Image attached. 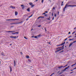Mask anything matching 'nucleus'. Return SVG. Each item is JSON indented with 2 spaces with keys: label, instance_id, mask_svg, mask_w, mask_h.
I'll use <instances>...</instances> for the list:
<instances>
[{
  "label": "nucleus",
  "instance_id": "obj_27",
  "mask_svg": "<svg viewBox=\"0 0 76 76\" xmlns=\"http://www.w3.org/2000/svg\"><path fill=\"white\" fill-rule=\"evenodd\" d=\"M43 2H44V0H42V3H43Z\"/></svg>",
  "mask_w": 76,
  "mask_h": 76
},
{
  "label": "nucleus",
  "instance_id": "obj_14",
  "mask_svg": "<svg viewBox=\"0 0 76 76\" xmlns=\"http://www.w3.org/2000/svg\"><path fill=\"white\" fill-rule=\"evenodd\" d=\"M27 10L28 11V12H30V8H28L27 9Z\"/></svg>",
  "mask_w": 76,
  "mask_h": 76
},
{
  "label": "nucleus",
  "instance_id": "obj_53",
  "mask_svg": "<svg viewBox=\"0 0 76 76\" xmlns=\"http://www.w3.org/2000/svg\"><path fill=\"white\" fill-rule=\"evenodd\" d=\"M75 69H76V67L74 68V69H73V70H75Z\"/></svg>",
  "mask_w": 76,
  "mask_h": 76
},
{
  "label": "nucleus",
  "instance_id": "obj_28",
  "mask_svg": "<svg viewBox=\"0 0 76 76\" xmlns=\"http://www.w3.org/2000/svg\"><path fill=\"white\" fill-rule=\"evenodd\" d=\"M14 37V36H11L10 37V38H13Z\"/></svg>",
  "mask_w": 76,
  "mask_h": 76
},
{
  "label": "nucleus",
  "instance_id": "obj_17",
  "mask_svg": "<svg viewBox=\"0 0 76 76\" xmlns=\"http://www.w3.org/2000/svg\"><path fill=\"white\" fill-rule=\"evenodd\" d=\"M65 42H64L63 43H62L61 44V45H64V44H65Z\"/></svg>",
  "mask_w": 76,
  "mask_h": 76
},
{
  "label": "nucleus",
  "instance_id": "obj_29",
  "mask_svg": "<svg viewBox=\"0 0 76 76\" xmlns=\"http://www.w3.org/2000/svg\"><path fill=\"white\" fill-rule=\"evenodd\" d=\"M24 38L26 39H28L26 38V37H24Z\"/></svg>",
  "mask_w": 76,
  "mask_h": 76
},
{
  "label": "nucleus",
  "instance_id": "obj_52",
  "mask_svg": "<svg viewBox=\"0 0 76 76\" xmlns=\"http://www.w3.org/2000/svg\"><path fill=\"white\" fill-rule=\"evenodd\" d=\"M53 10H54V9H55V7H53Z\"/></svg>",
  "mask_w": 76,
  "mask_h": 76
},
{
  "label": "nucleus",
  "instance_id": "obj_1",
  "mask_svg": "<svg viewBox=\"0 0 76 76\" xmlns=\"http://www.w3.org/2000/svg\"><path fill=\"white\" fill-rule=\"evenodd\" d=\"M67 7H76V5H68V4H66L65 6V7L64 8L63 11L64 12H65V9L66 8H67Z\"/></svg>",
  "mask_w": 76,
  "mask_h": 76
},
{
  "label": "nucleus",
  "instance_id": "obj_4",
  "mask_svg": "<svg viewBox=\"0 0 76 76\" xmlns=\"http://www.w3.org/2000/svg\"><path fill=\"white\" fill-rule=\"evenodd\" d=\"M63 49H64V48H63L61 49L58 50H56V51L55 52L56 53H58V51H61V50H63Z\"/></svg>",
  "mask_w": 76,
  "mask_h": 76
},
{
  "label": "nucleus",
  "instance_id": "obj_57",
  "mask_svg": "<svg viewBox=\"0 0 76 76\" xmlns=\"http://www.w3.org/2000/svg\"><path fill=\"white\" fill-rule=\"evenodd\" d=\"M47 16V15L46 14L45 15V16Z\"/></svg>",
  "mask_w": 76,
  "mask_h": 76
},
{
  "label": "nucleus",
  "instance_id": "obj_10",
  "mask_svg": "<svg viewBox=\"0 0 76 76\" xmlns=\"http://www.w3.org/2000/svg\"><path fill=\"white\" fill-rule=\"evenodd\" d=\"M14 65L15 67L16 66V61L15 60L14 61Z\"/></svg>",
  "mask_w": 76,
  "mask_h": 76
},
{
  "label": "nucleus",
  "instance_id": "obj_36",
  "mask_svg": "<svg viewBox=\"0 0 76 76\" xmlns=\"http://www.w3.org/2000/svg\"><path fill=\"white\" fill-rule=\"evenodd\" d=\"M47 20H50V18H46Z\"/></svg>",
  "mask_w": 76,
  "mask_h": 76
},
{
  "label": "nucleus",
  "instance_id": "obj_60",
  "mask_svg": "<svg viewBox=\"0 0 76 76\" xmlns=\"http://www.w3.org/2000/svg\"><path fill=\"white\" fill-rule=\"evenodd\" d=\"M22 23V22H20L19 23Z\"/></svg>",
  "mask_w": 76,
  "mask_h": 76
},
{
  "label": "nucleus",
  "instance_id": "obj_21",
  "mask_svg": "<svg viewBox=\"0 0 76 76\" xmlns=\"http://www.w3.org/2000/svg\"><path fill=\"white\" fill-rule=\"evenodd\" d=\"M17 23H11V24H16Z\"/></svg>",
  "mask_w": 76,
  "mask_h": 76
},
{
  "label": "nucleus",
  "instance_id": "obj_20",
  "mask_svg": "<svg viewBox=\"0 0 76 76\" xmlns=\"http://www.w3.org/2000/svg\"><path fill=\"white\" fill-rule=\"evenodd\" d=\"M68 66V64L66 65L65 66H64L63 67V68H64V67H66V66Z\"/></svg>",
  "mask_w": 76,
  "mask_h": 76
},
{
  "label": "nucleus",
  "instance_id": "obj_64",
  "mask_svg": "<svg viewBox=\"0 0 76 76\" xmlns=\"http://www.w3.org/2000/svg\"><path fill=\"white\" fill-rule=\"evenodd\" d=\"M36 76H39V75H36Z\"/></svg>",
  "mask_w": 76,
  "mask_h": 76
},
{
  "label": "nucleus",
  "instance_id": "obj_22",
  "mask_svg": "<svg viewBox=\"0 0 76 76\" xmlns=\"http://www.w3.org/2000/svg\"><path fill=\"white\" fill-rule=\"evenodd\" d=\"M63 3L64 2H62L61 3V6H63Z\"/></svg>",
  "mask_w": 76,
  "mask_h": 76
},
{
  "label": "nucleus",
  "instance_id": "obj_24",
  "mask_svg": "<svg viewBox=\"0 0 76 76\" xmlns=\"http://www.w3.org/2000/svg\"><path fill=\"white\" fill-rule=\"evenodd\" d=\"M13 38H14V39H16V36L14 37Z\"/></svg>",
  "mask_w": 76,
  "mask_h": 76
},
{
  "label": "nucleus",
  "instance_id": "obj_46",
  "mask_svg": "<svg viewBox=\"0 0 76 76\" xmlns=\"http://www.w3.org/2000/svg\"><path fill=\"white\" fill-rule=\"evenodd\" d=\"M48 44H50V43L51 42H47Z\"/></svg>",
  "mask_w": 76,
  "mask_h": 76
},
{
  "label": "nucleus",
  "instance_id": "obj_49",
  "mask_svg": "<svg viewBox=\"0 0 76 76\" xmlns=\"http://www.w3.org/2000/svg\"><path fill=\"white\" fill-rule=\"evenodd\" d=\"M54 19V17H53L52 18V20H53Z\"/></svg>",
  "mask_w": 76,
  "mask_h": 76
},
{
  "label": "nucleus",
  "instance_id": "obj_62",
  "mask_svg": "<svg viewBox=\"0 0 76 76\" xmlns=\"http://www.w3.org/2000/svg\"><path fill=\"white\" fill-rule=\"evenodd\" d=\"M70 37H71L70 36V37H68V38H70Z\"/></svg>",
  "mask_w": 76,
  "mask_h": 76
},
{
  "label": "nucleus",
  "instance_id": "obj_61",
  "mask_svg": "<svg viewBox=\"0 0 76 76\" xmlns=\"http://www.w3.org/2000/svg\"><path fill=\"white\" fill-rule=\"evenodd\" d=\"M58 49H58V48H56V50H58Z\"/></svg>",
  "mask_w": 76,
  "mask_h": 76
},
{
  "label": "nucleus",
  "instance_id": "obj_15",
  "mask_svg": "<svg viewBox=\"0 0 76 76\" xmlns=\"http://www.w3.org/2000/svg\"><path fill=\"white\" fill-rule=\"evenodd\" d=\"M73 43H71L69 45V47H71V46H72V44H73Z\"/></svg>",
  "mask_w": 76,
  "mask_h": 76
},
{
  "label": "nucleus",
  "instance_id": "obj_40",
  "mask_svg": "<svg viewBox=\"0 0 76 76\" xmlns=\"http://www.w3.org/2000/svg\"><path fill=\"white\" fill-rule=\"evenodd\" d=\"M20 53H21V54L22 55V54H23V53L22 52H20Z\"/></svg>",
  "mask_w": 76,
  "mask_h": 76
},
{
  "label": "nucleus",
  "instance_id": "obj_37",
  "mask_svg": "<svg viewBox=\"0 0 76 76\" xmlns=\"http://www.w3.org/2000/svg\"><path fill=\"white\" fill-rule=\"evenodd\" d=\"M45 32H47V30H46V28H45Z\"/></svg>",
  "mask_w": 76,
  "mask_h": 76
},
{
  "label": "nucleus",
  "instance_id": "obj_7",
  "mask_svg": "<svg viewBox=\"0 0 76 76\" xmlns=\"http://www.w3.org/2000/svg\"><path fill=\"white\" fill-rule=\"evenodd\" d=\"M40 36H41V35L39 34L37 36H36L34 37V38H36V39H37L38 38V37H40Z\"/></svg>",
  "mask_w": 76,
  "mask_h": 76
},
{
  "label": "nucleus",
  "instance_id": "obj_16",
  "mask_svg": "<svg viewBox=\"0 0 76 76\" xmlns=\"http://www.w3.org/2000/svg\"><path fill=\"white\" fill-rule=\"evenodd\" d=\"M19 34V32H17L15 33H12V34Z\"/></svg>",
  "mask_w": 76,
  "mask_h": 76
},
{
  "label": "nucleus",
  "instance_id": "obj_56",
  "mask_svg": "<svg viewBox=\"0 0 76 76\" xmlns=\"http://www.w3.org/2000/svg\"><path fill=\"white\" fill-rule=\"evenodd\" d=\"M34 36H32L31 37H32V38H34Z\"/></svg>",
  "mask_w": 76,
  "mask_h": 76
},
{
  "label": "nucleus",
  "instance_id": "obj_23",
  "mask_svg": "<svg viewBox=\"0 0 76 76\" xmlns=\"http://www.w3.org/2000/svg\"><path fill=\"white\" fill-rule=\"evenodd\" d=\"M28 61L30 63H31V61L29 59H28Z\"/></svg>",
  "mask_w": 76,
  "mask_h": 76
},
{
  "label": "nucleus",
  "instance_id": "obj_54",
  "mask_svg": "<svg viewBox=\"0 0 76 76\" xmlns=\"http://www.w3.org/2000/svg\"><path fill=\"white\" fill-rule=\"evenodd\" d=\"M73 72H70V74H72V73H73Z\"/></svg>",
  "mask_w": 76,
  "mask_h": 76
},
{
  "label": "nucleus",
  "instance_id": "obj_58",
  "mask_svg": "<svg viewBox=\"0 0 76 76\" xmlns=\"http://www.w3.org/2000/svg\"><path fill=\"white\" fill-rule=\"evenodd\" d=\"M45 13H48V12H47V11H46V12H45Z\"/></svg>",
  "mask_w": 76,
  "mask_h": 76
},
{
  "label": "nucleus",
  "instance_id": "obj_41",
  "mask_svg": "<svg viewBox=\"0 0 76 76\" xmlns=\"http://www.w3.org/2000/svg\"><path fill=\"white\" fill-rule=\"evenodd\" d=\"M61 48H64V47H63V46H62V47H61Z\"/></svg>",
  "mask_w": 76,
  "mask_h": 76
},
{
  "label": "nucleus",
  "instance_id": "obj_51",
  "mask_svg": "<svg viewBox=\"0 0 76 76\" xmlns=\"http://www.w3.org/2000/svg\"><path fill=\"white\" fill-rule=\"evenodd\" d=\"M60 72V71H59L57 72V73H58Z\"/></svg>",
  "mask_w": 76,
  "mask_h": 76
},
{
  "label": "nucleus",
  "instance_id": "obj_39",
  "mask_svg": "<svg viewBox=\"0 0 76 76\" xmlns=\"http://www.w3.org/2000/svg\"><path fill=\"white\" fill-rule=\"evenodd\" d=\"M58 15H59V11L58 12Z\"/></svg>",
  "mask_w": 76,
  "mask_h": 76
},
{
  "label": "nucleus",
  "instance_id": "obj_32",
  "mask_svg": "<svg viewBox=\"0 0 76 76\" xmlns=\"http://www.w3.org/2000/svg\"><path fill=\"white\" fill-rule=\"evenodd\" d=\"M52 16H54V15L53 14V12L52 13Z\"/></svg>",
  "mask_w": 76,
  "mask_h": 76
},
{
  "label": "nucleus",
  "instance_id": "obj_33",
  "mask_svg": "<svg viewBox=\"0 0 76 76\" xmlns=\"http://www.w3.org/2000/svg\"><path fill=\"white\" fill-rule=\"evenodd\" d=\"M63 51H64V50H62V51H61V52H60L59 53H62V52H63Z\"/></svg>",
  "mask_w": 76,
  "mask_h": 76
},
{
  "label": "nucleus",
  "instance_id": "obj_5",
  "mask_svg": "<svg viewBox=\"0 0 76 76\" xmlns=\"http://www.w3.org/2000/svg\"><path fill=\"white\" fill-rule=\"evenodd\" d=\"M19 20V19H8L6 20Z\"/></svg>",
  "mask_w": 76,
  "mask_h": 76
},
{
  "label": "nucleus",
  "instance_id": "obj_11",
  "mask_svg": "<svg viewBox=\"0 0 76 76\" xmlns=\"http://www.w3.org/2000/svg\"><path fill=\"white\" fill-rule=\"evenodd\" d=\"M44 18V17H39L38 18H37V19H39V18Z\"/></svg>",
  "mask_w": 76,
  "mask_h": 76
},
{
  "label": "nucleus",
  "instance_id": "obj_3",
  "mask_svg": "<svg viewBox=\"0 0 76 76\" xmlns=\"http://www.w3.org/2000/svg\"><path fill=\"white\" fill-rule=\"evenodd\" d=\"M29 4L30 6H31V8H32L33 7H34V6H35V5L33 4L32 2H30V3H29Z\"/></svg>",
  "mask_w": 76,
  "mask_h": 76
},
{
  "label": "nucleus",
  "instance_id": "obj_48",
  "mask_svg": "<svg viewBox=\"0 0 76 76\" xmlns=\"http://www.w3.org/2000/svg\"><path fill=\"white\" fill-rule=\"evenodd\" d=\"M70 34V32H69V34H68L69 35V34Z\"/></svg>",
  "mask_w": 76,
  "mask_h": 76
},
{
  "label": "nucleus",
  "instance_id": "obj_2",
  "mask_svg": "<svg viewBox=\"0 0 76 76\" xmlns=\"http://www.w3.org/2000/svg\"><path fill=\"white\" fill-rule=\"evenodd\" d=\"M70 67V66H68L67 67H66L64 69L61 70L62 72H65L66 70V69H67L68 68H69Z\"/></svg>",
  "mask_w": 76,
  "mask_h": 76
},
{
  "label": "nucleus",
  "instance_id": "obj_42",
  "mask_svg": "<svg viewBox=\"0 0 76 76\" xmlns=\"http://www.w3.org/2000/svg\"><path fill=\"white\" fill-rule=\"evenodd\" d=\"M45 13H43V14H42V15H45Z\"/></svg>",
  "mask_w": 76,
  "mask_h": 76
},
{
  "label": "nucleus",
  "instance_id": "obj_59",
  "mask_svg": "<svg viewBox=\"0 0 76 76\" xmlns=\"http://www.w3.org/2000/svg\"><path fill=\"white\" fill-rule=\"evenodd\" d=\"M29 20V18H27L26 19V20Z\"/></svg>",
  "mask_w": 76,
  "mask_h": 76
},
{
  "label": "nucleus",
  "instance_id": "obj_47",
  "mask_svg": "<svg viewBox=\"0 0 76 76\" xmlns=\"http://www.w3.org/2000/svg\"><path fill=\"white\" fill-rule=\"evenodd\" d=\"M58 49H61V47L58 48Z\"/></svg>",
  "mask_w": 76,
  "mask_h": 76
},
{
  "label": "nucleus",
  "instance_id": "obj_45",
  "mask_svg": "<svg viewBox=\"0 0 76 76\" xmlns=\"http://www.w3.org/2000/svg\"><path fill=\"white\" fill-rule=\"evenodd\" d=\"M60 45H57V46H60Z\"/></svg>",
  "mask_w": 76,
  "mask_h": 76
},
{
  "label": "nucleus",
  "instance_id": "obj_44",
  "mask_svg": "<svg viewBox=\"0 0 76 76\" xmlns=\"http://www.w3.org/2000/svg\"><path fill=\"white\" fill-rule=\"evenodd\" d=\"M55 17H56V14H55Z\"/></svg>",
  "mask_w": 76,
  "mask_h": 76
},
{
  "label": "nucleus",
  "instance_id": "obj_63",
  "mask_svg": "<svg viewBox=\"0 0 76 76\" xmlns=\"http://www.w3.org/2000/svg\"><path fill=\"white\" fill-rule=\"evenodd\" d=\"M71 71H73V70H71Z\"/></svg>",
  "mask_w": 76,
  "mask_h": 76
},
{
  "label": "nucleus",
  "instance_id": "obj_12",
  "mask_svg": "<svg viewBox=\"0 0 76 76\" xmlns=\"http://www.w3.org/2000/svg\"><path fill=\"white\" fill-rule=\"evenodd\" d=\"M15 16H17L18 15V12L16 11L15 12Z\"/></svg>",
  "mask_w": 76,
  "mask_h": 76
},
{
  "label": "nucleus",
  "instance_id": "obj_13",
  "mask_svg": "<svg viewBox=\"0 0 76 76\" xmlns=\"http://www.w3.org/2000/svg\"><path fill=\"white\" fill-rule=\"evenodd\" d=\"M15 31H6V32H14Z\"/></svg>",
  "mask_w": 76,
  "mask_h": 76
},
{
  "label": "nucleus",
  "instance_id": "obj_6",
  "mask_svg": "<svg viewBox=\"0 0 76 76\" xmlns=\"http://www.w3.org/2000/svg\"><path fill=\"white\" fill-rule=\"evenodd\" d=\"M10 8H12L13 9H16L15 7H13V6H10Z\"/></svg>",
  "mask_w": 76,
  "mask_h": 76
},
{
  "label": "nucleus",
  "instance_id": "obj_31",
  "mask_svg": "<svg viewBox=\"0 0 76 76\" xmlns=\"http://www.w3.org/2000/svg\"><path fill=\"white\" fill-rule=\"evenodd\" d=\"M54 73H53L50 76H52L53 75H54Z\"/></svg>",
  "mask_w": 76,
  "mask_h": 76
},
{
  "label": "nucleus",
  "instance_id": "obj_43",
  "mask_svg": "<svg viewBox=\"0 0 76 76\" xmlns=\"http://www.w3.org/2000/svg\"><path fill=\"white\" fill-rule=\"evenodd\" d=\"M67 38H66L65 39L64 41H66V40H67Z\"/></svg>",
  "mask_w": 76,
  "mask_h": 76
},
{
  "label": "nucleus",
  "instance_id": "obj_18",
  "mask_svg": "<svg viewBox=\"0 0 76 76\" xmlns=\"http://www.w3.org/2000/svg\"><path fill=\"white\" fill-rule=\"evenodd\" d=\"M10 72H12V68L10 66Z\"/></svg>",
  "mask_w": 76,
  "mask_h": 76
},
{
  "label": "nucleus",
  "instance_id": "obj_25",
  "mask_svg": "<svg viewBox=\"0 0 76 76\" xmlns=\"http://www.w3.org/2000/svg\"><path fill=\"white\" fill-rule=\"evenodd\" d=\"M74 39H69V41H72V40H73Z\"/></svg>",
  "mask_w": 76,
  "mask_h": 76
},
{
  "label": "nucleus",
  "instance_id": "obj_35",
  "mask_svg": "<svg viewBox=\"0 0 76 76\" xmlns=\"http://www.w3.org/2000/svg\"><path fill=\"white\" fill-rule=\"evenodd\" d=\"M62 73H63V72H61L59 73V74H60V75H61V74H62Z\"/></svg>",
  "mask_w": 76,
  "mask_h": 76
},
{
  "label": "nucleus",
  "instance_id": "obj_8",
  "mask_svg": "<svg viewBox=\"0 0 76 76\" xmlns=\"http://www.w3.org/2000/svg\"><path fill=\"white\" fill-rule=\"evenodd\" d=\"M62 67H63V66H59L58 67V69H61V68H62Z\"/></svg>",
  "mask_w": 76,
  "mask_h": 76
},
{
  "label": "nucleus",
  "instance_id": "obj_26",
  "mask_svg": "<svg viewBox=\"0 0 76 76\" xmlns=\"http://www.w3.org/2000/svg\"><path fill=\"white\" fill-rule=\"evenodd\" d=\"M32 16H33V15H32L31 16L28 17V18H31V17H32Z\"/></svg>",
  "mask_w": 76,
  "mask_h": 76
},
{
  "label": "nucleus",
  "instance_id": "obj_30",
  "mask_svg": "<svg viewBox=\"0 0 76 76\" xmlns=\"http://www.w3.org/2000/svg\"><path fill=\"white\" fill-rule=\"evenodd\" d=\"M75 65H76L75 64H73V65H72L71 66H75Z\"/></svg>",
  "mask_w": 76,
  "mask_h": 76
},
{
  "label": "nucleus",
  "instance_id": "obj_34",
  "mask_svg": "<svg viewBox=\"0 0 76 76\" xmlns=\"http://www.w3.org/2000/svg\"><path fill=\"white\" fill-rule=\"evenodd\" d=\"M76 42V41H75L74 42H72V43H73H73H75V42Z\"/></svg>",
  "mask_w": 76,
  "mask_h": 76
},
{
  "label": "nucleus",
  "instance_id": "obj_9",
  "mask_svg": "<svg viewBox=\"0 0 76 76\" xmlns=\"http://www.w3.org/2000/svg\"><path fill=\"white\" fill-rule=\"evenodd\" d=\"M21 7H22V9H24L25 8V6H23V5H21Z\"/></svg>",
  "mask_w": 76,
  "mask_h": 76
},
{
  "label": "nucleus",
  "instance_id": "obj_50",
  "mask_svg": "<svg viewBox=\"0 0 76 76\" xmlns=\"http://www.w3.org/2000/svg\"><path fill=\"white\" fill-rule=\"evenodd\" d=\"M75 31L73 32V33H72V34H74V33H75Z\"/></svg>",
  "mask_w": 76,
  "mask_h": 76
},
{
  "label": "nucleus",
  "instance_id": "obj_38",
  "mask_svg": "<svg viewBox=\"0 0 76 76\" xmlns=\"http://www.w3.org/2000/svg\"><path fill=\"white\" fill-rule=\"evenodd\" d=\"M41 25H39V26H38V27H41Z\"/></svg>",
  "mask_w": 76,
  "mask_h": 76
},
{
  "label": "nucleus",
  "instance_id": "obj_19",
  "mask_svg": "<svg viewBox=\"0 0 76 76\" xmlns=\"http://www.w3.org/2000/svg\"><path fill=\"white\" fill-rule=\"evenodd\" d=\"M26 58H29V56H26Z\"/></svg>",
  "mask_w": 76,
  "mask_h": 76
},
{
  "label": "nucleus",
  "instance_id": "obj_55",
  "mask_svg": "<svg viewBox=\"0 0 76 76\" xmlns=\"http://www.w3.org/2000/svg\"><path fill=\"white\" fill-rule=\"evenodd\" d=\"M38 0H36V1H35H35H37Z\"/></svg>",
  "mask_w": 76,
  "mask_h": 76
}]
</instances>
